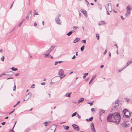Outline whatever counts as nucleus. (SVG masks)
Instances as JSON below:
<instances>
[{
	"label": "nucleus",
	"mask_w": 132,
	"mask_h": 132,
	"mask_svg": "<svg viewBox=\"0 0 132 132\" xmlns=\"http://www.w3.org/2000/svg\"><path fill=\"white\" fill-rule=\"evenodd\" d=\"M120 113L117 112L109 114L107 117V120L108 121H112L119 124L118 122L120 121Z\"/></svg>",
	"instance_id": "obj_1"
},
{
	"label": "nucleus",
	"mask_w": 132,
	"mask_h": 132,
	"mask_svg": "<svg viewBox=\"0 0 132 132\" xmlns=\"http://www.w3.org/2000/svg\"><path fill=\"white\" fill-rule=\"evenodd\" d=\"M122 112L123 114V118L125 119L126 118L127 119V121L125 120L124 122H127L129 119V117L130 116V112L128 110L126 109H123Z\"/></svg>",
	"instance_id": "obj_2"
},
{
	"label": "nucleus",
	"mask_w": 132,
	"mask_h": 132,
	"mask_svg": "<svg viewBox=\"0 0 132 132\" xmlns=\"http://www.w3.org/2000/svg\"><path fill=\"white\" fill-rule=\"evenodd\" d=\"M72 126L75 130L77 131H79V127L76 124H72Z\"/></svg>",
	"instance_id": "obj_3"
},
{
	"label": "nucleus",
	"mask_w": 132,
	"mask_h": 132,
	"mask_svg": "<svg viewBox=\"0 0 132 132\" xmlns=\"http://www.w3.org/2000/svg\"><path fill=\"white\" fill-rule=\"evenodd\" d=\"M55 21L57 24H61L60 20L59 17H56L55 19Z\"/></svg>",
	"instance_id": "obj_4"
},
{
	"label": "nucleus",
	"mask_w": 132,
	"mask_h": 132,
	"mask_svg": "<svg viewBox=\"0 0 132 132\" xmlns=\"http://www.w3.org/2000/svg\"><path fill=\"white\" fill-rule=\"evenodd\" d=\"M90 127L92 132H96L94 124H90Z\"/></svg>",
	"instance_id": "obj_5"
},
{
	"label": "nucleus",
	"mask_w": 132,
	"mask_h": 132,
	"mask_svg": "<svg viewBox=\"0 0 132 132\" xmlns=\"http://www.w3.org/2000/svg\"><path fill=\"white\" fill-rule=\"evenodd\" d=\"M64 72L63 70L60 69L59 72V75L61 76H62L63 75Z\"/></svg>",
	"instance_id": "obj_6"
},
{
	"label": "nucleus",
	"mask_w": 132,
	"mask_h": 132,
	"mask_svg": "<svg viewBox=\"0 0 132 132\" xmlns=\"http://www.w3.org/2000/svg\"><path fill=\"white\" fill-rule=\"evenodd\" d=\"M127 12H128V11H130L132 9V7L130 5H128L127 6Z\"/></svg>",
	"instance_id": "obj_7"
},
{
	"label": "nucleus",
	"mask_w": 132,
	"mask_h": 132,
	"mask_svg": "<svg viewBox=\"0 0 132 132\" xmlns=\"http://www.w3.org/2000/svg\"><path fill=\"white\" fill-rule=\"evenodd\" d=\"M132 63V61H128L126 65V66L124 67L123 69H124L126 68L127 67L129 64Z\"/></svg>",
	"instance_id": "obj_8"
},
{
	"label": "nucleus",
	"mask_w": 132,
	"mask_h": 132,
	"mask_svg": "<svg viewBox=\"0 0 132 132\" xmlns=\"http://www.w3.org/2000/svg\"><path fill=\"white\" fill-rule=\"evenodd\" d=\"M106 22L104 21H100L98 23V24L100 26H101L103 24H105Z\"/></svg>",
	"instance_id": "obj_9"
},
{
	"label": "nucleus",
	"mask_w": 132,
	"mask_h": 132,
	"mask_svg": "<svg viewBox=\"0 0 132 132\" xmlns=\"http://www.w3.org/2000/svg\"><path fill=\"white\" fill-rule=\"evenodd\" d=\"M96 77V74L94 76L92 77V79H91V80L90 81L89 83V84L90 85L91 83H92L93 80Z\"/></svg>",
	"instance_id": "obj_10"
},
{
	"label": "nucleus",
	"mask_w": 132,
	"mask_h": 132,
	"mask_svg": "<svg viewBox=\"0 0 132 132\" xmlns=\"http://www.w3.org/2000/svg\"><path fill=\"white\" fill-rule=\"evenodd\" d=\"M81 12L86 17L87 15V12L85 10L83 9L81 11Z\"/></svg>",
	"instance_id": "obj_11"
},
{
	"label": "nucleus",
	"mask_w": 132,
	"mask_h": 132,
	"mask_svg": "<svg viewBox=\"0 0 132 132\" xmlns=\"http://www.w3.org/2000/svg\"><path fill=\"white\" fill-rule=\"evenodd\" d=\"M113 105L112 107V108L114 109L116 108H117L118 106V104H114L113 103Z\"/></svg>",
	"instance_id": "obj_12"
},
{
	"label": "nucleus",
	"mask_w": 132,
	"mask_h": 132,
	"mask_svg": "<svg viewBox=\"0 0 132 132\" xmlns=\"http://www.w3.org/2000/svg\"><path fill=\"white\" fill-rule=\"evenodd\" d=\"M56 126H55L54 124H53V126H52V127H51V129H50V130H54V131L53 132H54V131H55V129H56V128L55 127Z\"/></svg>",
	"instance_id": "obj_13"
},
{
	"label": "nucleus",
	"mask_w": 132,
	"mask_h": 132,
	"mask_svg": "<svg viewBox=\"0 0 132 132\" xmlns=\"http://www.w3.org/2000/svg\"><path fill=\"white\" fill-rule=\"evenodd\" d=\"M29 93H28V94H26L25 95V96L24 97V101H27L28 100L29 98V97H27L28 95H29Z\"/></svg>",
	"instance_id": "obj_14"
},
{
	"label": "nucleus",
	"mask_w": 132,
	"mask_h": 132,
	"mask_svg": "<svg viewBox=\"0 0 132 132\" xmlns=\"http://www.w3.org/2000/svg\"><path fill=\"white\" fill-rule=\"evenodd\" d=\"M25 19H22V21L18 25V26L19 27H20L21 26V25L25 21Z\"/></svg>",
	"instance_id": "obj_15"
},
{
	"label": "nucleus",
	"mask_w": 132,
	"mask_h": 132,
	"mask_svg": "<svg viewBox=\"0 0 132 132\" xmlns=\"http://www.w3.org/2000/svg\"><path fill=\"white\" fill-rule=\"evenodd\" d=\"M105 111H104L103 110H100L99 114L100 115V116H101L102 114Z\"/></svg>",
	"instance_id": "obj_16"
},
{
	"label": "nucleus",
	"mask_w": 132,
	"mask_h": 132,
	"mask_svg": "<svg viewBox=\"0 0 132 132\" xmlns=\"http://www.w3.org/2000/svg\"><path fill=\"white\" fill-rule=\"evenodd\" d=\"M80 40V39L79 38H76L73 41V43H76L77 42H78Z\"/></svg>",
	"instance_id": "obj_17"
},
{
	"label": "nucleus",
	"mask_w": 132,
	"mask_h": 132,
	"mask_svg": "<svg viewBox=\"0 0 132 132\" xmlns=\"http://www.w3.org/2000/svg\"><path fill=\"white\" fill-rule=\"evenodd\" d=\"M93 117H91L89 119H86V120L88 121H92L93 120Z\"/></svg>",
	"instance_id": "obj_18"
},
{
	"label": "nucleus",
	"mask_w": 132,
	"mask_h": 132,
	"mask_svg": "<svg viewBox=\"0 0 132 132\" xmlns=\"http://www.w3.org/2000/svg\"><path fill=\"white\" fill-rule=\"evenodd\" d=\"M84 98H81L78 101V102L79 103L82 102L84 101Z\"/></svg>",
	"instance_id": "obj_19"
},
{
	"label": "nucleus",
	"mask_w": 132,
	"mask_h": 132,
	"mask_svg": "<svg viewBox=\"0 0 132 132\" xmlns=\"http://www.w3.org/2000/svg\"><path fill=\"white\" fill-rule=\"evenodd\" d=\"M71 94V93H67V94L65 95V96L67 97H70V95Z\"/></svg>",
	"instance_id": "obj_20"
},
{
	"label": "nucleus",
	"mask_w": 132,
	"mask_h": 132,
	"mask_svg": "<svg viewBox=\"0 0 132 132\" xmlns=\"http://www.w3.org/2000/svg\"><path fill=\"white\" fill-rule=\"evenodd\" d=\"M55 46H51V47L50 48V49L49 50L50 51H51V52L53 50L54 48H55Z\"/></svg>",
	"instance_id": "obj_21"
},
{
	"label": "nucleus",
	"mask_w": 132,
	"mask_h": 132,
	"mask_svg": "<svg viewBox=\"0 0 132 132\" xmlns=\"http://www.w3.org/2000/svg\"><path fill=\"white\" fill-rule=\"evenodd\" d=\"M72 33L73 31H71L67 33V35L68 36H70L72 34Z\"/></svg>",
	"instance_id": "obj_22"
},
{
	"label": "nucleus",
	"mask_w": 132,
	"mask_h": 132,
	"mask_svg": "<svg viewBox=\"0 0 132 132\" xmlns=\"http://www.w3.org/2000/svg\"><path fill=\"white\" fill-rule=\"evenodd\" d=\"M11 69L13 71H16L18 70V69L15 68H14V67H12V68Z\"/></svg>",
	"instance_id": "obj_23"
},
{
	"label": "nucleus",
	"mask_w": 132,
	"mask_h": 132,
	"mask_svg": "<svg viewBox=\"0 0 132 132\" xmlns=\"http://www.w3.org/2000/svg\"><path fill=\"white\" fill-rule=\"evenodd\" d=\"M63 127L64 128V129L66 130H68L69 128V127L68 126H63Z\"/></svg>",
	"instance_id": "obj_24"
},
{
	"label": "nucleus",
	"mask_w": 132,
	"mask_h": 132,
	"mask_svg": "<svg viewBox=\"0 0 132 132\" xmlns=\"http://www.w3.org/2000/svg\"><path fill=\"white\" fill-rule=\"evenodd\" d=\"M85 47V46L83 45L81 47V51H83L84 50V48Z\"/></svg>",
	"instance_id": "obj_25"
},
{
	"label": "nucleus",
	"mask_w": 132,
	"mask_h": 132,
	"mask_svg": "<svg viewBox=\"0 0 132 132\" xmlns=\"http://www.w3.org/2000/svg\"><path fill=\"white\" fill-rule=\"evenodd\" d=\"M8 73H9V74H7V75H13V72L12 71H11L8 72Z\"/></svg>",
	"instance_id": "obj_26"
},
{
	"label": "nucleus",
	"mask_w": 132,
	"mask_h": 132,
	"mask_svg": "<svg viewBox=\"0 0 132 132\" xmlns=\"http://www.w3.org/2000/svg\"><path fill=\"white\" fill-rule=\"evenodd\" d=\"M77 114V112H76L73 113L72 115V116H71L72 117H73L75 116H76V115Z\"/></svg>",
	"instance_id": "obj_27"
},
{
	"label": "nucleus",
	"mask_w": 132,
	"mask_h": 132,
	"mask_svg": "<svg viewBox=\"0 0 132 132\" xmlns=\"http://www.w3.org/2000/svg\"><path fill=\"white\" fill-rule=\"evenodd\" d=\"M122 125V127L124 128L128 126L127 124H121Z\"/></svg>",
	"instance_id": "obj_28"
},
{
	"label": "nucleus",
	"mask_w": 132,
	"mask_h": 132,
	"mask_svg": "<svg viewBox=\"0 0 132 132\" xmlns=\"http://www.w3.org/2000/svg\"><path fill=\"white\" fill-rule=\"evenodd\" d=\"M96 36L97 39L98 40H99V34H97Z\"/></svg>",
	"instance_id": "obj_29"
},
{
	"label": "nucleus",
	"mask_w": 132,
	"mask_h": 132,
	"mask_svg": "<svg viewBox=\"0 0 132 132\" xmlns=\"http://www.w3.org/2000/svg\"><path fill=\"white\" fill-rule=\"evenodd\" d=\"M14 86L13 87V90L14 91H15V89H16V85H15V82L14 83Z\"/></svg>",
	"instance_id": "obj_30"
},
{
	"label": "nucleus",
	"mask_w": 132,
	"mask_h": 132,
	"mask_svg": "<svg viewBox=\"0 0 132 132\" xmlns=\"http://www.w3.org/2000/svg\"><path fill=\"white\" fill-rule=\"evenodd\" d=\"M81 42L83 43L84 44H86V40H82L81 41Z\"/></svg>",
	"instance_id": "obj_31"
},
{
	"label": "nucleus",
	"mask_w": 132,
	"mask_h": 132,
	"mask_svg": "<svg viewBox=\"0 0 132 132\" xmlns=\"http://www.w3.org/2000/svg\"><path fill=\"white\" fill-rule=\"evenodd\" d=\"M34 15H38V12H37V11L36 10H34Z\"/></svg>",
	"instance_id": "obj_32"
},
{
	"label": "nucleus",
	"mask_w": 132,
	"mask_h": 132,
	"mask_svg": "<svg viewBox=\"0 0 132 132\" xmlns=\"http://www.w3.org/2000/svg\"><path fill=\"white\" fill-rule=\"evenodd\" d=\"M44 55L45 56V57H46V56L47 57H49V55H48V54L46 53V54H45Z\"/></svg>",
	"instance_id": "obj_33"
},
{
	"label": "nucleus",
	"mask_w": 132,
	"mask_h": 132,
	"mask_svg": "<svg viewBox=\"0 0 132 132\" xmlns=\"http://www.w3.org/2000/svg\"><path fill=\"white\" fill-rule=\"evenodd\" d=\"M4 59H5V58H4V56H3L1 58V59L2 61H4Z\"/></svg>",
	"instance_id": "obj_34"
},
{
	"label": "nucleus",
	"mask_w": 132,
	"mask_h": 132,
	"mask_svg": "<svg viewBox=\"0 0 132 132\" xmlns=\"http://www.w3.org/2000/svg\"><path fill=\"white\" fill-rule=\"evenodd\" d=\"M51 52V51H50L49 50H48L46 52V54H48V55Z\"/></svg>",
	"instance_id": "obj_35"
},
{
	"label": "nucleus",
	"mask_w": 132,
	"mask_h": 132,
	"mask_svg": "<svg viewBox=\"0 0 132 132\" xmlns=\"http://www.w3.org/2000/svg\"><path fill=\"white\" fill-rule=\"evenodd\" d=\"M48 123H51V121H46L44 122V124H47Z\"/></svg>",
	"instance_id": "obj_36"
},
{
	"label": "nucleus",
	"mask_w": 132,
	"mask_h": 132,
	"mask_svg": "<svg viewBox=\"0 0 132 132\" xmlns=\"http://www.w3.org/2000/svg\"><path fill=\"white\" fill-rule=\"evenodd\" d=\"M85 1L87 3V5L88 6L89 5V2L87 0H85Z\"/></svg>",
	"instance_id": "obj_37"
},
{
	"label": "nucleus",
	"mask_w": 132,
	"mask_h": 132,
	"mask_svg": "<svg viewBox=\"0 0 132 132\" xmlns=\"http://www.w3.org/2000/svg\"><path fill=\"white\" fill-rule=\"evenodd\" d=\"M125 99L126 100V101L127 102L129 101L130 100V99L129 98H125Z\"/></svg>",
	"instance_id": "obj_38"
},
{
	"label": "nucleus",
	"mask_w": 132,
	"mask_h": 132,
	"mask_svg": "<svg viewBox=\"0 0 132 132\" xmlns=\"http://www.w3.org/2000/svg\"><path fill=\"white\" fill-rule=\"evenodd\" d=\"M106 48H107V47H106V50L103 53L104 54V55H105L106 53V52H107Z\"/></svg>",
	"instance_id": "obj_39"
},
{
	"label": "nucleus",
	"mask_w": 132,
	"mask_h": 132,
	"mask_svg": "<svg viewBox=\"0 0 132 132\" xmlns=\"http://www.w3.org/2000/svg\"><path fill=\"white\" fill-rule=\"evenodd\" d=\"M93 102H88V104H90V106H92L93 105Z\"/></svg>",
	"instance_id": "obj_40"
},
{
	"label": "nucleus",
	"mask_w": 132,
	"mask_h": 132,
	"mask_svg": "<svg viewBox=\"0 0 132 132\" xmlns=\"http://www.w3.org/2000/svg\"><path fill=\"white\" fill-rule=\"evenodd\" d=\"M78 27H73V29H76Z\"/></svg>",
	"instance_id": "obj_41"
},
{
	"label": "nucleus",
	"mask_w": 132,
	"mask_h": 132,
	"mask_svg": "<svg viewBox=\"0 0 132 132\" xmlns=\"http://www.w3.org/2000/svg\"><path fill=\"white\" fill-rule=\"evenodd\" d=\"M76 58V56L75 55H74L73 57H72V59H74Z\"/></svg>",
	"instance_id": "obj_42"
},
{
	"label": "nucleus",
	"mask_w": 132,
	"mask_h": 132,
	"mask_svg": "<svg viewBox=\"0 0 132 132\" xmlns=\"http://www.w3.org/2000/svg\"><path fill=\"white\" fill-rule=\"evenodd\" d=\"M30 130V129L29 128H28L27 129L26 131H27L28 132V131H29Z\"/></svg>",
	"instance_id": "obj_43"
},
{
	"label": "nucleus",
	"mask_w": 132,
	"mask_h": 132,
	"mask_svg": "<svg viewBox=\"0 0 132 132\" xmlns=\"http://www.w3.org/2000/svg\"><path fill=\"white\" fill-rule=\"evenodd\" d=\"M37 25V24L36 22H35L34 23V26H36Z\"/></svg>",
	"instance_id": "obj_44"
},
{
	"label": "nucleus",
	"mask_w": 132,
	"mask_h": 132,
	"mask_svg": "<svg viewBox=\"0 0 132 132\" xmlns=\"http://www.w3.org/2000/svg\"><path fill=\"white\" fill-rule=\"evenodd\" d=\"M35 84H33L32 85L31 87H30L33 88H34V87H33V86H35Z\"/></svg>",
	"instance_id": "obj_45"
},
{
	"label": "nucleus",
	"mask_w": 132,
	"mask_h": 132,
	"mask_svg": "<svg viewBox=\"0 0 132 132\" xmlns=\"http://www.w3.org/2000/svg\"><path fill=\"white\" fill-rule=\"evenodd\" d=\"M31 10L30 11H29V13H30V16L31 17Z\"/></svg>",
	"instance_id": "obj_46"
},
{
	"label": "nucleus",
	"mask_w": 132,
	"mask_h": 132,
	"mask_svg": "<svg viewBox=\"0 0 132 132\" xmlns=\"http://www.w3.org/2000/svg\"><path fill=\"white\" fill-rule=\"evenodd\" d=\"M91 110V111L92 112H93L94 111H95V109H94V108H93Z\"/></svg>",
	"instance_id": "obj_47"
},
{
	"label": "nucleus",
	"mask_w": 132,
	"mask_h": 132,
	"mask_svg": "<svg viewBox=\"0 0 132 132\" xmlns=\"http://www.w3.org/2000/svg\"><path fill=\"white\" fill-rule=\"evenodd\" d=\"M45 84V82H43L41 83V84L42 85H44Z\"/></svg>",
	"instance_id": "obj_48"
},
{
	"label": "nucleus",
	"mask_w": 132,
	"mask_h": 132,
	"mask_svg": "<svg viewBox=\"0 0 132 132\" xmlns=\"http://www.w3.org/2000/svg\"><path fill=\"white\" fill-rule=\"evenodd\" d=\"M50 128V127H49L48 128V129H47L46 130V131H45V132H46V131H47L48 130L50 129L49 128Z\"/></svg>",
	"instance_id": "obj_49"
},
{
	"label": "nucleus",
	"mask_w": 132,
	"mask_h": 132,
	"mask_svg": "<svg viewBox=\"0 0 132 132\" xmlns=\"http://www.w3.org/2000/svg\"><path fill=\"white\" fill-rule=\"evenodd\" d=\"M19 75V73H17L15 75V76H18Z\"/></svg>",
	"instance_id": "obj_50"
},
{
	"label": "nucleus",
	"mask_w": 132,
	"mask_h": 132,
	"mask_svg": "<svg viewBox=\"0 0 132 132\" xmlns=\"http://www.w3.org/2000/svg\"><path fill=\"white\" fill-rule=\"evenodd\" d=\"M15 110V109H14V110L13 111H12L11 112H10L9 113V114H11L13 112H14Z\"/></svg>",
	"instance_id": "obj_51"
},
{
	"label": "nucleus",
	"mask_w": 132,
	"mask_h": 132,
	"mask_svg": "<svg viewBox=\"0 0 132 132\" xmlns=\"http://www.w3.org/2000/svg\"><path fill=\"white\" fill-rule=\"evenodd\" d=\"M58 63V62L57 61L55 62V65H56Z\"/></svg>",
	"instance_id": "obj_52"
},
{
	"label": "nucleus",
	"mask_w": 132,
	"mask_h": 132,
	"mask_svg": "<svg viewBox=\"0 0 132 132\" xmlns=\"http://www.w3.org/2000/svg\"><path fill=\"white\" fill-rule=\"evenodd\" d=\"M49 57L51 58H53V57L51 55H49Z\"/></svg>",
	"instance_id": "obj_53"
},
{
	"label": "nucleus",
	"mask_w": 132,
	"mask_h": 132,
	"mask_svg": "<svg viewBox=\"0 0 132 132\" xmlns=\"http://www.w3.org/2000/svg\"><path fill=\"white\" fill-rule=\"evenodd\" d=\"M61 15L60 14H58L56 17H59L61 16Z\"/></svg>",
	"instance_id": "obj_54"
},
{
	"label": "nucleus",
	"mask_w": 132,
	"mask_h": 132,
	"mask_svg": "<svg viewBox=\"0 0 132 132\" xmlns=\"http://www.w3.org/2000/svg\"><path fill=\"white\" fill-rule=\"evenodd\" d=\"M77 116H78V118L80 119L81 118V117L80 115H79V114H78Z\"/></svg>",
	"instance_id": "obj_55"
},
{
	"label": "nucleus",
	"mask_w": 132,
	"mask_h": 132,
	"mask_svg": "<svg viewBox=\"0 0 132 132\" xmlns=\"http://www.w3.org/2000/svg\"><path fill=\"white\" fill-rule=\"evenodd\" d=\"M118 100H117V101L115 102L114 104H118Z\"/></svg>",
	"instance_id": "obj_56"
},
{
	"label": "nucleus",
	"mask_w": 132,
	"mask_h": 132,
	"mask_svg": "<svg viewBox=\"0 0 132 132\" xmlns=\"http://www.w3.org/2000/svg\"><path fill=\"white\" fill-rule=\"evenodd\" d=\"M107 13L108 15H109L110 14L109 13L108 10H107Z\"/></svg>",
	"instance_id": "obj_57"
},
{
	"label": "nucleus",
	"mask_w": 132,
	"mask_h": 132,
	"mask_svg": "<svg viewBox=\"0 0 132 132\" xmlns=\"http://www.w3.org/2000/svg\"><path fill=\"white\" fill-rule=\"evenodd\" d=\"M121 18L122 19V20H123L124 19H125V18H124L123 17V16L122 15H121Z\"/></svg>",
	"instance_id": "obj_58"
},
{
	"label": "nucleus",
	"mask_w": 132,
	"mask_h": 132,
	"mask_svg": "<svg viewBox=\"0 0 132 132\" xmlns=\"http://www.w3.org/2000/svg\"><path fill=\"white\" fill-rule=\"evenodd\" d=\"M13 79V78L12 77H10V78H7V79L8 80V79Z\"/></svg>",
	"instance_id": "obj_59"
},
{
	"label": "nucleus",
	"mask_w": 132,
	"mask_h": 132,
	"mask_svg": "<svg viewBox=\"0 0 132 132\" xmlns=\"http://www.w3.org/2000/svg\"><path fill=\"white\" fill-rule=\"evenodd\" d=\"M29 16H27L26 17V19L28 20V19H29Z\"/></svg>",
	"instance_id": "obj_60"
},
{
	"label": "nucleus",
	"mask_w": 132,
	"mask_h": 132,
	"mask_svg": "<svg viewBox=\"0 0 132 132\" xmlns=\"http://www.w3.org/2000/svg\"><path fill=\"white\" fill-rule=\"evenodd\" d=\"M124 69H123V68L122 69V70H119L118 71V72H120L121 71L123 70Z\"/></svg>",
	"instance_id": "obj_61"
},
{
	"label": "nucleus",
	"mask_w": 132,
	"mask_h": 132,
	"mask_svg": "<svg viewBox=\"0 0 132 132\" xmlns=\"http://www.w3.org/2000/svg\"><path fill=\"white\" fill-rule=\"evenodd\" d=\"M62 62H63L62 61H59L57 62L58 63H62Z\"/></svg>",
	"instance_id": "obj_62"
},
{
	"label": "nucleus",
	"mask_w": 132,
	"mask_h": 132,
	"mask_svg": "<svg viewBox=\"0 0 132 132\" xmlns=\"http://www.w3.org/2000/svg\"><path fill=\"white\" fill-rule=\"evenodd\" d=\"M128 12H127L126 13V14H125L126 16V17H127V16H128Z\"/></svg>",
	"instance_id": "obj_63"
},
{
	"label": "nucleus",
	"mask_w": 132,
	"mask_h": 132,
	"mask_svg": "<svg viewBox=\"0 0 132 132\" xmlns=\"http://www.w3.org/2000/svg\"><path fill=\"white\" fill-rule=\"evenodd\" d=\"M104 67V66L103 65H102L101 66V68H103Z\"/></svg>",
	"instance_id": "obj_64"
}]
</instances>
